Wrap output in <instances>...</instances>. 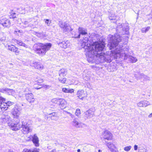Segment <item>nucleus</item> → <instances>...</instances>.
Instances as JSON below:
<instances>
[{
	"instance_id": "f257e3e1",
	"label": "nucleus",
	"mask_w": 152,
	"mask_h": 152,
	"mask_svg": "<svg viewBox=\"0 0 152 152\" xmlns=\"http://www.w3.org/2000/svg\"><path fill=\"white\" fill-rule=\"evenodd\" d=\"M87 36H85L81 41V46L85 49V55L87 60L90 61L98 60L101 62H110L113 59H117L120 56L124 57V59H126L127 53L129 51V48L126 46L125 48L118 49L117 48L114 51L110 52H107L106 53L102 52L104 49V45L100 42H95L91 45Z\"/></svg>"
},
{
	"instance_id": "f03ea898",
	"label": "nucleus",
	"mask_w": 152,
	"mask_h": 152,
	"mask_svg": "<svg viewBox=\"0 0 152 152\" xmlns=\"http://www.w3.org/2000/svg\"><path fill=\"white\" fill-rule=\"evenodd\" d=\"M51 46L52 44L50 43H40L39 45L36 44L33 47V50L35 53L42 56L45 55L46 52L50 49Z\"/></svg>"
},
{
	"instance_id": "7ed1b4c3",
	"label": "nucleus",
	"mask_w": 152,
	"mask_h": 152,
	"mask_svg": "<svg viewBox=\"0 0 152 152\" xmlns=\"http://www.w3.org/2000/svg\"><path fill=\"white\" fill-rule=\"evenodd\" d=\"M121 40V37L118 34H116L114 36H110V41L108 44L110 49H112L115 47Z\"/></svg>"
},
{
	"instance_id": "20e7f679",
	"label": "nucleus",
	"mask_w": 152,
	"mask_h": 152,
	"mask_svg": "<svg viewBox=\"0 0 152 152\" xmlns=\"http://www.w3.org/2000/svg\"><path fill=\"white\" fill-rule=\"evenodd\" d=\"M116 31L122 34H129V26L126 24H121L120 25L118 26L117 27Z\"/></svg>"
},
{
	"instance_id": "39448f33",
	"label": "nucleus",
	"mask_w": 152,
	"mask_h": 152,
	"mask_svg": "<svg viewBox=\"0 0 152 152\" xmlns=\"http://www.w3.org/2000/svg\"><path fill=\"white\" fill-rule=\"evenodd\" d=\"M30 121L26 119H24L22 121L21 127L25 133H28L32 131Z\"/></svg>"
},
{
	"instance_id": "423d86ee",
	"label": "nucleus",
	"mask_w": 152,
	"mask_h": 152,
	"mask_svg": "<svg viewBox=\"0 0 152 152\" xmlns=\"http://www.w3.org/2000/svg\"><path fill=\"white\" fill-rule=\"evenodd\" d=\"M60 27L64 33L68 32L72 30L70 25L66 22L60 21L59 23Z\"/></svg>"
},
{
	"instance_id": "0eeeda50",
	"label": "nucleus",
	"mask_w": 152,
	"mask_h": 152,
	"mask_svg": "<svg viewBox=\"0 0 152 152\" xmlns=\"http://www.w3.org/2000/svg\"><path fill=\"white\" fill-rule=\"evenodd\" d=\"M15 121V123H9V126L12 130L16 131L19 130L20 128L21 125L20 123V120L19 119H17V120H16V121Z\"/></svg>"
},
{
	"instance_id": "6e6552de",
	"label": "nucleus",
	"mask_w": 152,
	"mask_h": 152,
	"mask_svg": "<svg viewBox=\"0 0 152 152\" xmlns=\"http://www.w3.org/2000/svg\"><path fill=\"white\" fill-rule=\"evenodd\" d=\"M0 24L4 28L9 27L11 25L10 20L5 18H0Z\"/></svg>"
},
{
	"instance_id": "1a4fd4ad",
	"label": "nucleus",
	"mask_w": 152,
	"mask_h": 152,
	"mask_svg": "<svg viewBox=\"0 0 152 152\" xmlns=\"http://www.w3.org/2000/svg\"><path fill=\"white\" fill-rule=\"evenodd\" d=\"M102 136L104 139L109 140H111L113 137L112 134L107 130H105L103 132Z\"/></svg>"
},
{
	"instance_id": "9d476101",
	"label": "nucleus",
	"mask_w": 152,
	"mask_h": 152,
	"mask_svg": "<svg viewBox=\"0 0 152 152\" xmlns=\"http://www.w3.org/2000/svg\"><path fill=\"white\" fill-rule=\"evenodd\" d=\"M30 65L31 66L39 70L42 69L44 67L43 65L40 63L34 61H32Z\"/></svg>"
},
{
	"instance_id": "9b49d317",
	"label": "nucleus",
	"mask_w": 152,
	"mask_h": 152,
	"mask_svg": "<svg viewBox=\"0 0 152 152\" xmlns=\"http://www.w3.org/2000/svg\"><path fill=\"white\" fill-rule=\"evenodd\" d=\"M26 94V98L28 101L30 103H33L35 100L33 95L32 93Z\"/></svg>"
},
{
	"instance_id": "f8f14e48",
	"label": "nucleus",
	"mask_w": 152,
	"mask_h": 152,
	"mask_svg": "<svg viewBox=\"0 0 152 152\" xmlns=\"http://www.w3.org/2000/svg\"><path fill=\"white\" fill-rule=\"evenodd\" d=\"M58 44L62 48H66L69 45V41L66 40L63 41L61 42H57Z\"/></svg>"
},
{
	"instance_id": "ddd939ff",
	"label": "nucleus",
	"mask_w": 152,
	"mask_h": 152,
	"mask_svg": "<svg viewBox=\"0 0 152 152\" xmlns=\"http://www.w3.org/2000/svg\"><path fill=\"white\" fill-rule=\"evenodd\" d=\"M84 117L85 119L90 118L93 117L94 115L93 112L91 110L86 111L84 113Z\"/></svg>"
},
{
	"instance_id": "4468645a",
	"label": "nucleus",
	"mask_w": 152,
	"mask_h": 152,
	"mask_svg": "<svg viewBox=\"0 0 152 152\" xmlns=\"http://www.w3.org/2000/svg\"><path fill=\"white\" fill-rule=\"evenodd\" d=\"M31 137L32 138V141L35 146L36 147L39 146V138L35 134L33 136H31Z\"/></svg>"
},
{
	"instance_id": "2eb2a0df",
	"label": "nucleus",
	"mask_w": 152,
	"mask_h": 152,
	"mask_svg": "<svg viewBox=\"0 0 152 152\" xmlns=\"http://www.w3.org/2000/svg\"><path fill=\"white\" fill-rule=\"evenodd\" d=\"M78 30L79 34L77 37H75L79 38L80 37V34L85 35L87 34L86 29L84 28L80 27L78 28Z\"/></svg>"
},
{
	"instance_id": "dca6fc26",
	"label": "nucleus",
	"mask_w": 152,
	"mask_h": 152,
	"mask_svg": "<svg viewBox=\"0 0 152 152\" xmlns=\"http://www.w3.org/2000/svg\"><path fill=\"white\" fill-rule=\"evenodd\" d=\"M67 70L66 69L63 68L58 72L59 76L60 77H64L67 74Z\"/></svg>"
},
{
	"instance_id": "f3484780",
	"label": "nucleus",
	"mask_w": 152,
	"mask_h": 152,
	"mask_svg": "<svg viewBox=\"0 0 152 152\" xmlns=\"http://www.w3.org/2000/svg\"><path fill=\"white\" fill-rule=\"evenodd\" d=\"M8 49L12 52H15L16 53H18L19 51L18 50V48L15 47V46L12 45H7Z\"/></svg>"
},
{
	"instance_id": "a211bd4d",
	"label": "nucleus",
	"mask_w": 152,
	"mask_h": 152,
	"mask_svg": "<svg viewBox=\"0 0 152 152\" xmlns=\"http://www.w3.org/2000/svg\"><path fill=\"white\" fill-rule=\"evenodd\" d=\"M106 145L112 152H114V149L116 148L115 146L111 142H106Z\"/></svg>"
},
{
	"instance_id": "6ab92c4d",
	"label": "nucleus",
	"mask_w": 152,
	"mask_h": 152,
	"mask_svg": "<svg viewBox=\"0 0 152 152\" xmlns=\"http://www.w3.org/2000/svg\"><path fill=\"white\" fill-rule=\"evenodd\" d=\"M20 113V112H19L16 108H14L12 112V114L14 118V121H16L17 119H18V118Z\"/></svg>"
},
{
	"instance_id": "aec40b11",
	"label": "nucleus",
	"mask_w": 152,
	"mask_h": 152,
	"mask_svg": "<svg viewBox=\"0 0 152 152\" xmlns=\"http://www.w3.org/2000/svg\"><path fill=\"white\" fill-rule=\"evenodd\" d=\"M66 102L64 99H60V101L59 102V106L60 108L63 109L66 107Z\"/></svg>"
},
{
	"instance_id": "412c9836",
	"label": "nucleus",
	"mask_w": 152,
	"mask_h": 152,
	"mask_svg": "<svg viewBox=\"0 0 152 152\" xmlns=\"http://www.w3.org/2000/svg\"><path fill=\"white\" fill-rule=\"evenodd\" d=\"M77 95L78 97L81 96L87 97V94L86 93H85L83 90H78L77 92Z\"/></svg>"
},
{
	"instance_id": "4be33fe9",
	"label": "nucleus",
	"mask_w": 152,
	"mask_h": 152,
	"mask_svg": "<svg viewBox=\"0 0 152 152\" xmlns=\"http://www.w3.org/2000/svg\"><path fill=\"white\" fill-rule=\"evenodd\" d=\"M0 107L2 111L7 110L8 108V106L5 102H3L1 103Z\"/></svg>"
},
{
	"instance_id": "5701e85b",
	"label": "nucleus",
	"mask_w": 152,
	"mask_h": 152,
	"mask_svg": "<svg viewBox=\"0 0 152 152\" xmlns=\"http://www.w3.org/2000/svg\"><path fill=\"white\" fill-rule=\"evenodd\" d=\"M72 125L77 128L80 127L81 126V124L78 122L76 119H74L72 123Z\"/></svg>"
},
{
	"instance_id": "b1692460",
	"label": "nucleus",
	"mask_w": 152,
	"mask_h": 152,
	"mask_svg": "<svg viewBox=\"0 0 152 152\" xmlns=\"http://www.w3.org/2000/svg\"><path fill=\"white\" fill-rule=\"evenodd\" d=\"M13 40L16 43L20 46H23L26 48H28V46L24 43L23 42L21 41L20 40H18L15 39Z\"/></svg>"
},
{
	"instance_id": "393cba45",
	"label": "nucleus",
	"mask_w": 152,
	"mask_h": 152,
	"mask_svg": "<svg viewBox=\"0 0 152 152\" xmlns=\"http://www.w3.org/2000/svg\"><path fill=\"white\" fill-rule=\"evenodd\" d=\"M33 34L39 38H43L45 37L44 33L43 32H38L34 31L33 32Z\"/></svg>"
},
{
	"instance_id": "a878e982",
	"label": "nucleus",
	"mask_w": 152,
	"mask_h": 152,
	"mask_svg": "<svg viewBox=\"0 0 152 152\" xmlns=\"http://www.w3.org/2000/svg\"><path fill=\"white\" fill-rule=\"evenodd\" d=\"M137 78H138L139 79L143 78L145 80H150V78L149 77L143 74H140L139 77H137Z\"/></svg>"
},
{
	"instance_id": "bb28decb",
	"label": "nucleus",
	"mask_w": 152,
	"mask_h": 152,
	"mask_svg": "<svg viewBox=\"0 0 152 152\" xmlns=\"http://www.w3.org/2000/svg\"><path fill=\"white\" fill-rule=\"evenodd\" d=\"M129 60L132 63H135L137 61V58L132 56H129L128 57Z\"/></svg>"
},
{
	"instance_id": "cd10ccee",
	"label": "nucleus",
	"mask_w": 152,
	"mask_h": 152,
	"mask_svg": "<svg viewBox=\"0 0 152 152\" xmlns=\"http://www.w3.org/2000/svg\"><path fill=\"white\" fill-rule=\"evenodd\" d=\"M62 90L63 92L65 93H72L74 92V90L72 89H69L66 88H63Z\"/></svg>"
},
{
	"instance_id": "c85d7f7f",
	"label": "nucleus",
	"mask_w": 152,
	"mask_h": 152,
	"mask_svg": "<svg viewBox=\"0 0 152 152\" xmlns=\"http://www.w3.org/2000/svg\"><path fill=\"white\" fill-rule=\"evenodd\" d=\"M109 19L110 20H114L115 22H116L115 19L116 18V16H115V14H112L110 15L109 16Z\"/></svg>"
},
{
	"instance_id": "c756f323",
	"label": "nucleus",
	"mask_w": 152,
	"mask_h": 152,
	"mask_svg": "<svg viewBox=\"0 0 152 152\" xmlns=\"http://www.w3.org/2000/svg\"><path fill=\"white\" fill-rule=\"evenodd\" d=\"M6 40V37L4 36L3 33H0V41L2 42H4Z\"/></svg>"
},
{
	"instance_id": "7c9ffc66",
	"label": "nucleus",
	"mask_w": 152,
	"mask_h": 152,
	"mask_svg": "<svg viewBox=\"0 0 152 152\" xmlns=\"http://www.w3.org/2000/svg\"><path fill=\"white\" fill-rule=\"evenodd\" d=\"M143 107H145L150 105V103L147 101H142Z\"/></svg>"
},
{
	"instance_id": "2f4dec72",
	"label": "nucleus",
	"mask_w": 152,
	"mask_h": 152,
	"mask_svg": "<svg viewBox=\"0 0 152 152\" xmlns=\"http://www.w3.org/2000/svg\"><path fill=\"white\" fill-rule=\"evenodd\" d=\"M150 28V27L148 26L146 28H143L141 29V31L142 33H146L147 32Z\"/></svg>"
},
{
	"instance_id": "473e14b6",
	"label": "nucleus",
	"mask_w": 152,
	"mask_h": 152,
	"mask_svg": "<svg viewBox=\"0 0 152 152\" xmlns=\"http://www.w3.org/2000/svg\"><path fill=\"white\" fill-rule=\"evenodd\" d=\"M63 77H59L58 78V80L61 83H64L66 80V79L65 77H63Z\"/></svg>"
},
{
	"instance_id": "72a5a7b5",
	"label": "nucleus",
	"mask_w": 152,
	"mask_h": 152,
	"mask_svg": "<svg viewBox=\"0 0 152 152\" xmlns=\"http://www.w3.org/2000/svg\"><path fill=\"white\" fill-rule=\"evenodd\" d=\"M44 21L47 26H50L51 23V21L50 20L48 19H44Z\"/></svg>"
},
{
	"instance_id": "f704fd0d",
	"label": "nucleus",
	"mask_w": 152,
	"mask_h": 152,
	"mask_svg": "<svg viewBox=\"0 0 152 152\" xmlns=\"http://www.w3.org/2000/svg\"><path fill=\"white\" fill-rule=\"evenodd\" d=\"M16 14L15 13L12 11L10 15V18H16Z\"/></svg>"
},
{
	"instance_id": "c9c22d12",
	"label": "nucleus",
	"mask_w": 152,
	"mask_h": 152,
	"mask_svg": "<svg viewBox=\"0 0 152 152\" xmlns=\"http://www.w3.org/2000/svg\"><path fill=\"white\" fill-rule=\"evenodd\" d=\"M59 101H60V99L54 98L52 99L51 102L53 103L56 104H59Z\"/></svg>"
},
{
	"instance_id": "e433bc0d",
	"label": "nucleus",
	"mask_w": 152,
	"mask_h": 152,
	"mask_svg": "<svg viewBox=\"0 0 152 152\" xmlns=\"http://www.w3.org/2000/svg\"><path fill=\"white\" fill-rule=\"evenodd\" d=\"M146 149L143 147H139L138 152H147Z\"/></svg>"
},
{
	"instance_id": "4c0bfd02",
	"label": "nucleus",
	"mask_w": 152,
	"mask_h": 152,
	"mask_svg": "<svg viewBox=\"0 0 152 152\" xmlns=\"http://www.w3.org/2000/svg\"><path fill=\"white\" fill-rule=\"evenodd\" d=\"M75 115L79 117H80V109L78 108L76 109L75 112Z\"/></svg>"
},
{
	"instance_id": "58836bf2",
	"label": "nucleus",
	"mask_w": 152,
	"mask_h": 152,
	"mask_svg": "<svg viewBox=\"0 0 152 152\" xmlns=\"http://www.w3.org/2000/svg\"><path fill=\"white\" fill-rule=\"evenodd\" d=\"M13 92V90L12 89L7 88L6 93L9 95H11L12 94V92Z\"/></svg>"
},
{
	"instance_id": "ea45409f",
	"label": "nucleus",
	"mask_w": 152,
	"mask_h": 152,
	"mask_svg": "<svg viewBox=\"0 0 152 152\" xmlns=\"http://www.w3.org/2000/svg\"><path fill=\"white\" fill-rule=\"evenodd\" d=\"M132 148V146H129L125 147L124 148V150L126 151H129Z\"/></svg>"
},
{
	"instance_id": "a19ab883",
	"label": "nucleus",
	"mask_w": 152,
	"mask_h": 152,
	"mask_svg": "<svg viewBox=\"0 0 152 152\" xmlns=\"http://www.w3.org/2000/svg\"><path fill=\"white\" fill-rule=\"evenodd\" d=\"M90 79V76L89 75L87 74V75L84 77V79L87 81L89 80Z\"/></svg>"
},
{
	"instance_id": "79ce46f5",
	"label": "nucleus",
	"mask_w": 152,
	"mask_h": 152,
	"mask_svg": "<svg viewBox=\"0 0 152 152\" xmlns=\"http://www.w3.org/2000/svg\"><path fill=\"white\" fill-rule=\"evenodd\" d=\"M22 31L18 30V29H16L14 31V33L16 34L19 35V33L21 32Z\"/></svg>"
},
{
	"instance_id": "37998d69",
	"label": "nucleus",
	"mask_w": 152,
	"mask_h": 152,
	"mask_svg": "<svg viewBox=\"0 0 152 152\" xmlns=\"http://www.w3.org/2000/svg\"><path fill=\"white\" fill-rule=\"evenodd\" d=\"M7 89V88H4L1 89L0 88V92L4 93H6Z\"/></svg>"
},
{
	"instance_id": "c03bdc74",
	"label": "nucleus",
	"mask_w": 152,
	"mask_h": 152,
	"mask_svg": "<svg viewBox=\"0 0 152 152\" xmlns=\"http://www.w3.org/2000/svg\"><path fill=\"white\" fill-rule=\"evenodd\" d=\"M142 101H141L137 104V105L140 107H143Z\"/></svg>"
},
{
	"instance_id": "a18cd8bd",
	"label": "nucleus",
	"mask_w": 152,
	"mask_h": 152,
	"mask_svg": "<svg viewBox=\"0 0 152 152\" xmlns=\"http://www.w3.org/2000/svg\"><path fill=\"white\" fill-rule=\"evenodd\" d=\"M8 117H6L5 118H3V123H5L7 122L8 120Z\"/></svg>"
},
{
	"instance_id": "49530a36",
	"label": "nucleus",
	"mask_w": 152,
	"mask_h": 152,
	"mask_svg": "<svg viewBox=\"0 0 152 152\" xmlns=\"http://www.w3.org/2000/svg\"><path fill=\"white\" fill-rule=\"evenodd\" d=\"M22 151L23 152H32V151L30 149L25 148Z\"/></svg>"
},
{
	"instance_id": "de8ad7c7",
	"label": "nucleus",
	"mask_w": 152,
	"mask_h": 152,
	"mask_svg": "<svg viewBox=\"0 0 152 152\" xmlns=\"http://www.w3.org/2000/svg\"><path fill=\"white\" fill-rule=\"evenodd\" d=\"M3 102H5V99L3 98L2 97L0 96V105Z\"/></svg>"
},
{
	"instance_id": "09e8293b",
	"label": "nucleus",
	"mask_w": 152,
	"mask_h": 152,
	"mask_svg": "<svg viewBox=\"0 0 152 152\" xmlns=\"http://www.w3.org/2000/svg\"><path fill=\"white\" fill-rule=\"evenodd\" d=\"M148 16L150 17L148 18L151 21H152V11L151 12L149 15H148Z\"/></svg>"
},
{
	"instance_id": "8fccbe9b",
	"label": "nucleus",
	"mask_w": 152,
	"mask_h": 152,
	"mask_svg": "<svg viewBox=\"0 0 152 152\" xmlns=\"http://www.w3.org/2000/svg\"><path fill=\"white\" fill-rule=\"evenodd\" d=\"M14 108H16L19 112H20V111L22 110V108L20 107L16 106Z\"/></svg>"
},
{
	"instance_id": "3c124183",
	"label": "nucleus",
	"mask_w": 152,
	"mask_h": 152,
	"mask_svg": "<svg viewBox=\"0 0 152 152\" xmlns=\"http://www.w3.org/2000/svg\"><path fill=\"white\" fill-rule=\"evenodd\" d=\"M28 22L26 21H25L24 24L26 26L25 27H26L27 26H29L30 25L28 24Z\"/></svg>"
},
{
	"instance_id": "603ef678",
	"label": "nucleus",
	"mask_w": 152,
	"mask_h": 152,
	"mask_svg": "<svg viewBox=\"0 0 152 152\" xmlns=\"http://www.w3.org/2000/svg\"><path fill=\"white\" fill-rule=\"evenodd\" d=\"M39 149L35 148L32 151V152H39Z\"/></svg>"
},
{
	"instance_id": "864d4df0",
	"label": "nucleus",
	"mask_w": 152,
	"mask_h": 152,
	"mask_svg": "<svg viewBox=\"0 0 152 152\" xmlns=\"http://www.w3.org/2000/svg\"><path fill=\"white\" fill-rule=\"evenodd\" d=\"M50 115H51V117H52V116H57V115L55 113H53L51 114H50Z\"/></svg>"
},
{
	"instance_id": "5fc2aeb1",
	"label": "nucleus",
	"mask_w": 152,
	"mask_h": 152,
	"mask_svg": "<svg viewBox=\"0 0 152 152\" xmlns=\"http://www.w3.org/2000/svg\"><path fill=\"white\" fill-rule=\"evenodd\" d=\"M7 104V106H8V107L10 105H11L12 104V103L10 101H8L7 102H6Z\"/></svg>"
},
{
	"instance_id": "6e6d98bb",
	"label": "nucleus",
	"mask_w": 152,
	"mask_h": 152,
	"mask_svg": "<svg viewBox=\"0 0 152 152\" xmlns=\"http://www.w3.org/2000/svg\"><path fill=\"white\" fill-rule=\"evenodd\" d=\"M138 148V146L137 145H134V149L135 151H137Z\"/></svg>"
},
{
	"instance_id": "4d7b16f0",
	"label": "nucleus",
	"mask_w": 152,
	"mask_h": 152,
	"mask_svg": "<svg viewBox=\"0 0 152 152\" xmlns=\"http://www.w3.org/2000/svg\"><path fill=\"white\" fill-rule=\"evenodd\" d=\"M86 97H87L81 96V97H79V98L80 99H81L83 100V99L85 98Z\"/></svg>"
},
{
	"instance_id": "13d9d810",
	"label": "nucleus",
	"mask_w": 152,
	"mask_h": 152,
	"mask_svg": "<svg viewBox=\"0 0 152 152\" xmlns=\"http://www.w3.org/2000/svg\"><path fill=\"white\" fill-rule=\"evenodd\" d=\"M148 117L149 118H152V113H151V114H150L148 115Z\"/></svg>"
},
{
	"instance_id": "bf43d9fd",
	"label": "nucleus",
	"mask_w": 152,
	"mask_h": 152,
	"mask_svg": "<svg viewBox=\"0 0 152 152\" xmlns=\"http://www.w3.org/2000/svg\"><path fill=\"white\" fill-rule=\"evenodd\" d=\"M51 152H56V150L55 149H53V150H52Z\"/></svg>"
},
{
	"instance_id": "052dcab7",
	"label": "nucleus",
	"mask_w": 152,
	"mask_h": 152,
	"mask_svg": "<svg viewBox=\"0 0 152 152\" xmlns=\"http://www.w3.org/2000/svg\"><path fill=\"white\" fill-rule=\"evenodd\" d=\"M149 50L150 51H152V46L149 48Z\"/></svg>"
},
{
	"instance_id": "680f3d73",
	"label": "nucleus",
	"mask_w": 152,
	"mask_h": 152,
	"mask_svg": "<svg viewBox=\"0 0 152 152\" xmlns=\"http://www.w3.org/2000/svg\"><path fill=\"white\" fill-rule=\"evenodd\" d=\"M49 87V86L48 85H45V86H44V87H45L46 88H48V87Z\"/></svg>"
},
{
	"instance_id": "e2e57ef3",
	"label": "nucleus",
	"mask_w": 152,
	"mask_h": 152,
	"mask_svg": "<svg viewBox=\"0 0 152 152\" xmlns=\"http://www.w3.org/2000/svg\"><path fill=\"white\" fill-rule=\"evenodd\" d=\"M77 151V152H80V149H78Z\"/></svg>"
},
{
	"instance_id": "0e129e2a",
	"label": "nucleus",
	"mask_w": 152,
	"mask_h": 152,
	"mask_svg": "<svg viewBox=\"0 0 152 152\" xmlns=\"http://www.w3.org/2000/svg\"><path fill=\"white\" fill-rule=\"evenodd\" d=\"M88 85H90V83H87V86H88Z\"/></svg>"
},
{
	"instance_id": "69168bd1",
	"label": "nucleus",
	"mask_w": 152,
	"mask_h": 152,
	"mask_svg": "<svg viewBox=\"0 0 152 152\" xmlns=\"http://www.w3.org/2000/svg\"><path fill=\"white\" fill-rule=\"evenodd\" d=\"M102 151L100 150H98V152H102Z\"/></svg>"
},
{
	"instance_id": "338daca9",
	"label": "nucleus",
	"mask_w": 152,
	"mask_h": 152,
	"mask_svg": "<svg viewBox=\"0 0 152 152\" xmlns=\"http://www.w3.org/2000/svg\"><path fill=\"white\" fill-rule=\"evenodd\" d=\"M40 88H37V89H40Z\"/></svg>"
},
{
	"instance_id": "774afa93",
	"label": "nucleus",
	"mask_w": 152,
	"mask_h": 152,
	"mask_svg": "<svg viewBox=\"0 0 152 152\" xmlns=\"http://www.w3.org/2000/svg\"><path fill=\"white\" fill-rule=\"evenodd\" d=\"M70 116H71V115H72V114H71V113H70Z\"/></svg>"
}]
</instances>
